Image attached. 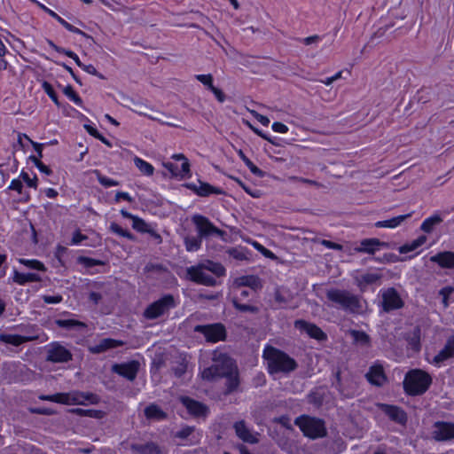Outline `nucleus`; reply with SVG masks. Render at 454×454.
I'll return each mask as SVG.
<instances>
[{"mask_svg": "<svg viewBox=\"0 0 454 454\" xmlns=\"http://www.w3.org/2000/svg\"><path fill=\"white\" fill-rule=\"evenodd\" d=\"M201 375L204 380L209 381L224 378V395H229L238 391L240 384L239 369L235 361L226 353L219 350L214 351L212 364L205 368Z\"/></svg>", "mask_w": 454, "mask_h": 454, "instance_id": "f257e3e1", "label": "nucleus"}, {"mask_svg": "<svg viewBox=\"0 0 454 454\" xmlns=\"http://www.w3.org/2000/svg\"><path fill=\"white\" fill-rule=\"evenodd\" d=\"M263 358L267 361L270 374H288L298 367V364L294 358L272 346H267L264 348Z\"/></svg>", "mask_w": 454, "mask_h": 454, "instance_id": "f03ea898", "label": "nucleus"}, {"mask_svg": "<svg viewBox=\"0 0 454 454\" xmlns=\"http://www.w3.org/2000/svg\"><path fill=\"white\" fill-rule=\"evenodd\" d=\"M326 298L348 313L358 314L363 310L360 298L348 290L329 289L326 292Z\"/></svg>", "mask_w": 454, "mask_h": 454, "instance_id": "7ed1b4c3", "label": "nucleus"}, {"mask_svg": "<svg viewBox=\"0 0 454 454\" xmlns=\"http://www.w3.org/2000/svg\"><path fill=\"white\" fill-rule=\"evenodd\" d=\"M404 392L411 396L421 395L432 384L431 376L419 369L409 371L403 380Z\"/></svg>", "mask_w": 454, "mask_h": 454, "instance_id": "20e7f679", "label": "nucleus"}, {"mask_svg": "<svg viewBox=\"0 0 454 454\" xmlns=\"http://www.w3.org/2000/svg\"><path fill=\"white\" fill-rule=\"evenodd\" d=\"M294 424L310 439L323 438L327 434L325 421L321 419L301 415L295 419Z\"/></svg>", "mask_w": 454, "mask_h": 454, "instance_id": "39448f33", "label": "nucleus"}, {"mask_svg": "<svg viewBox=\"0 0 454 454\" xmlns=\"http://www.w3.org/2000/svg\"><path fill=\"white\" fill-rule=\"evenodd\" d=\"M192 222L196 227L198 236L202 239H207L209 236L215 235L220 237L223 240H226V231L214 225L207 217L197 214L192 215Z\"/></svg>", "mask_w": 454, "mask_h": 454, "instance_id": "423d86ee", "label": "nucleus"}, {"mask_svg": "<svg viewBox=\"0 0 454 454\" xmlns=\"http://www.w3.org/2000/svg\"><path fill=\"white\" fill-rule=\"evenodd\" d=\"M176 302L172 294H165L160 299L151 303L144 311V317L153 320L160 317L170 309L176 308Z\"/></svg>", "mask_w": 454, "mask_h": 454, "instance_id": "0eeeda50", "label": "nucleus"}, {"mask_svg": "<svg viewBox=\"0 0 454 454\" xmlns=\"http://www.w3.org/2000/svg\"><path fill=\"white\" fill-rule=\"evenodd\" d=\"M194 332L202 333L206 340L212 343L225 340L227 336L226 328L222 323L198 325Z\"/></svg>", "mask_w": 454, "mask_h": 454, "instance_id": "6e6552de", "label": "nucleus"}, {"mask_svg": "<svg viewBox=\"0 0 454 454\" xmlns=\"http://www.w3.org/2000/svg\"><path fill=\"white\" fill-rule=\"evenodd\" d=\"M203 267L199 264L197 266H191L187 268V278L197 284L204 285L207 286H215L216 280L210 275L207 274Z\"/></svg>", "mask_w": 454, "mask_h": 454, "instance_id": "1a4fd4ad", "label": "nucleus"}, {"mask_svg": "<svg viewBox=\"0 0 454 454\" xmlns=\"http://www.w3.org/2000/svg\"><path fill=\"white\" fill-rule=\"evenodd\" d=\"M140 369V363L137 360H131L126 363L114 364L112 365V372L133 381Z\"/></svg>", "mask_w": 454, "mask_h": 454, "instance_id": "9d476101", "label": "nucleus"}, {"mask_svg": "<svg viewBox=\"0 0 454 454\" xmlns=\"http://www.w3.org/2000/svg\"><path fill=\"white\" fill-rule=\"evenodd\" d=\"M34 326H27L22 329V332L27 335L0 333V341L18 347L25 342H28L38 338L37 335L32 334Z\"/></svg>", "mask_w": 454, "mask_h": 454, "instance_id": "9b49d317", "label": "nucleus"}, {"mask_svg": "<svg viewBox=\"0 0 454 454\" xmlns=\"http://www.w3.org/2000/svg\"><path fill=\"white\" fill-rule=\"evenodd\" d=\"M294 327L301 332H305L310 338L317 340L325 341L327 340L326 333L313 323L298 319L294 322Z\"/></svg>", "mask_w": 454, "mask_h": 454, "instance_id": "f8f14e48", "label": "nucleus"}, {"mask_svg": "<svg viewBox=\"0 0 454 454\" xmlns=\"http://www.w3.org/2000/svg\"><path fill=\"white\" fill-rule=\"evenodd\" d=\"M433 437L438 442H446L454 439V423L436 421L434 424Z\"/></svg>", "mask_w": 454, "mask_h": 454, "instance_id": "ddd939ff", "label": "nucleus"}, {"mask_svg": "<svg viewBox=\"0 0 454 454\" xmlns=\"http://www.w3.org/2000/svg\"><path fill=\"white\" fill-rule=\"evenodd\" d=\"M67 397L68 401L67 405H85L87 403L91 404H97L100 401V398L98 395L90 392H69L67 393Z\"/></svg>", "mask_w": 454, "mask_h": 454, "instance_id": "4468645a", "label": "nucleus"}, {"mask_svg": "<svg viewBox=\"0 0 454 454\" xmlns=\"http://www.w3.org/2000/svg\"><path fill=\"white\" fill-rule=\"evenodd\" d=\"M47 360L53 363H67L72 360V354L64 346L53 343L47 350Z\"/></svg>", "mask_w": 454, "mask_h": 454, "instance_id": "2eb2a0df", "label": "nucleus"}, {"mask_svg": "<svg viewBox=\"0 0 454 454\" xmlns=\"http://www.w3.org/2000/svg\"><path fill=\"white\" fill-rule=\"evenodd\" d=\"M382 306L388 312L403 308V301L395 288H388L382 295Z\"/></svg>", "mask_w": 454, "mask_h": 454, "instance_id": "dca6fc26", "label": "nucleus"}, {"mask_svg": "<svg viewBox=\"0 0 454 454\" xmlns=\"http://www.w3.org/2000/svg\"><path fill=\"white\" fill-rule=\"evenodd\" d=\"M365 378L370 384L376 387H382L387 381L382 364L378 363L370 366Z\"/></svg>", "mask_w": 454, "mask_h": 454, "instance_id": "f3484780", "label": "nucleus"}, {"mask_svg": "<svg viewBox=\"0 0 454 454\" xmlns=\"http://www.w3.org/2000/svg\"><path fill=\"white\" fill-rule=\"evenodd\" d=\"M184 185L200 197H207L210 194H224V191L223 189L201 181H199L198 184L194 183H187Z\"/></svg>", "mask_w": 454, "mask_h": 454, "instance_id": "a211bd4d", "label": "nucleus"}, {"mask_svg": "<svg viewBox=\"0 0 454 454\" xmlns=\"http://www.w3.org/2000/svg\"><path fill=\"white\" fill-rule=\"evenodd\" d=\"M380 247H388V243L380 241L376 238L364 239L360 241V246L354 248V251L374 254Z\"/></svg>", "mask_w": 454, "mask_h": 454, "instance_id": "6ab92c4d", "label": "nucleus"}, {"mask_svg": "<svg viewBox=\"0 0 454 454\" xmlns=\"http://www.w3.org/2000/svg\"><path fill=\"white\" fill-rule=\"evenodd\" d=\"M380 410L393 421L404 425L407 422V415L405 411L395 405L386 403L380 404Z\"/></svg>", "mask_w": 454, "mask_h": 454, "instance_id": "aec40b11", "label": "nucleus"}, {"mask_svg": "<svg viewBox=\"0 0 454 454\" xmlns=\"http://www.w3.org/2000/svg\"><path fill=\"white\" fill-rule=\"evenodd\" d=\"M40 6L46 13H48L51 17L55 19L59 24H61L68 31L74 33V34L81 35L84 36L85 38L93 41L92 36L89 35L85 32L82 31L81 29L77 28L74 26H73L72 24L68 23L67 20L62 19L58 13H56L52 10L49 9L48 7L44 6L43 4H41Z\"/></svg>", "mask_w": 454, "mask_h": 454, "instance_id": "412c9836", "label": "nucleus"}, {"mask_svg": "<svg viewBox=\"0 0 454 454\" xmlns=\"http://www.w3.org/2000/svg\"><path fill=\"white\" fill-rule=\"evenodd\" d=\"M181 402L189 413L193 416H205L207 412V407L206 405L188 396L182 397Z\"/></svg>", "mask_w": 454, "mask_h": 454, "instance_id": "4be33fe9", "label": "nucleus"}, {"mask_svg": "<svg viewBox=\"0 0 454 454\" xmlns=\"http://www.w3.org/2000/svg\"><path fill=\"white\" fill-rule=\"evenodd\" d=\"M124 345L122 340H118L111 338L102 339L97 345L89 348V350L92 354H100L108 349L121 347Z\"/></svg>", "mask_w": 454, "mask_h": 454, "instance_id": "5701e85b", "label": "nucleus"}, {"mask_svg": "<svg viewBox=\"0 0 454 454\" xmlns=\"http://www.w3.org/2000/svg\"><path fill=\"white\" fill-rule=\"evenodd\" d=\"M430 261L437 263L442 269L454 268V252L444 251L431 256Z\"/></svg>", "mask_w": 454, "mask_h": 454, "instance_id": "b1692460", "label": "nucleus"}, {"mask_svg": "<svg viewBox=\"0 0 454 454\" xmlns=\"http://www.w3.org/2000/svg\"><path fill=\"white\" fill-rule=\"evenodd\" d=\"M237 436L245 442L256 443L258 439L254 436L247 427L244 420L238 421L233 426Z\"/></svg>", "mask_w": 454, "mask_h": 454, "instance_id": "393cba45", "label": "nucleus"}, {"mask_svg": "<svg viewBox=\"0 0 454 454\" xmlns=\"http://www.w3.org/2000/svg\"><path fill=\"white\" fill-rule=\"evenodd\" d=\"M131 450L137 454H165L164 450L153 442L132 444Z\"/></svg>", "mask_w": 454, "mask_h": 454, "instance_id": "a878e982", "label": "nucleus"}, {"mask_svg": "<svg viewBox=\"0 0 454 454\" xmlns=\"http://www.w3.org/2000/svg\"><path fill=\"white\" fill-rule=\"evenodd\" d=\"M235 287H243L247 286L252 288L253 290H257L262 288V283L259 277L254 275H247L237 278L234 280Z\"/></svg>", "mask_w": 454, "mask_h": 454, "instance_id": "bb28decb", "label": "nucleus"}, {"mask_svg": "<svg viewBox=\"0 0 454 454\" xmlns=\"http://www.w3.org/2000/svg\"><path fill=\"white\" fill-rule=\"evenodd\" d=\"M144 413L148 419L163 420L168 417L167 413L155 403H151L146 406Z\"/></svg>", "mask_w": 454, "mask_h": 454, "instance_id": "cd10ccee", "label": "nucleus"}, {"mask_svg": "<svg viewBox=\"0 0 454 454\" xmlns=\"http://www.w3.org/2000/svg\"><path fill=\"white\" fill-rule=\"evenodd\" d=\"M412 213H409L406 215H401L398 216H395L388 220L379 221L375 223V227L377 228H396L401 225L406 219L411 216Z\"/></svg>", "mask_w": 454, "mask_h": 454, "instance_id": "c85d7f7f", "label": "nucleus"}, {"mask_svg": "<svg viewBox=\"0 0 454 454\" xmlns=\"http://www.w3.org/2000/svg\"><path fill=\"white\" fill-rule=\"evenodd\" d=\"M41 277L36 273H20L14 270L13 281L19 285H25L28 282H39Z\"/></svg>", "mask_w": 454, "mask_h": 454, "instance_id": "c756f323", "label": "nucleus"}, {"mask_svg": "<svg viewBox=\"0 0 454 454\" xmlns=\"http://www.w3.org/2000/svg\"><path fill=\"white\" fill-rule=\"evenodd\" d=\"M55 324L59 327L64 328L67 330H73V329L80 330V329H84L87 327L85 323L79 321V320H75V319H56Z\"/></svg>", "mask_w": 454, "mask_h": 454, "instance_id": "7c9ffc66", "label": "nucleus"}, {"mask_svg": "<svg viewBox=\"0 0 454 454\" xmlns=\"http://www.w3.org/2000/svg\"><path fill=\"white\" fill-rule=\"evenodd\" d=\"M274 299L279 304H287L292 301L293 295L287 288L278 286L274 292Z\"/></svg>", "mask_w": 454, "mask_h": 454, "instance_id": "2f4dec72", "label": "nucleus"}, {"mask_svg": "<svg viewBox=\"0 0 454 454\" xmlns=\"http://www.w3.org/2000/svg\"><path fill=\"white\" fill-rule=\"evenodd\" d=\"M427 241V237L422 235L419 236L418 239L412 240L410 243H406L401 247H399L398 251L400 254H407L412 251H415L417 248L421 247L425 244Z\"/></svg>", "mask_w": 454, "mask_h": 454, "instance_id": "473e14b6", "label": "nucleus"}, {"mask_svg": "<svg viewBox=\"0 0 454 454\" xmlns=\"http://www.w3.org/2000/svg\"><path fill=\"white\" fill-rule=\"evenodd\" d=\"M205 270L212 272L216 277H223L226 273L225 268L220 263L213 261H207L206 262L200 263Z\"/></svg>", "mask_w": 454, "mask_h": 454, "instance_id": "72a5a7b5", "label": "nucleus"}, {"mask_svg": "<svg viewBox=\"0 0 454 454\" xmlns=\"http://www.w3.org/2000/svg\"><path fill=\"white\" fill-rule=\"evenodd\" d=\"M442 222V218L439 215H434L423 221L420 229L426 233H431L434 227Z\"/></svg>", "mask_w": 454, "mask_h": 454, "instance_id": "f704fd0d", "label": "nucleus"}, {"mask_svg": "<svg viewBox=\"0 0 454 454\" xmlns=\"http://www.w3.org/2000/svg\"><path fill=\"white\" fill-rule=\"evenodd\" d=\"M185 249L188 252H196L201 247L202 239L197 236H186L184 239Z\"/></svg>", "mask_w": 454, "mask_h": 454, "instance_id": "c9c22d12", "label": "nucleus"}, {"mask_svg": "<svg viewBox=\"0 0 454 454\" xmlns=\"http://www.w3.org/2000/svg\"><path fill=\"white\" fill-rule=\"evenodd\" d=\"M71 412L77 414L79 416H86V417L98 419H103L106 415L105 411H103L92 410V409L84 410V409H81V408H76V409L71 410Z\"/></svg>", "mask_w": 454, "mask_h": 454, "instance_id": "e433bc0d", "label": "nucleus"}, {"mask_svg": "<svg viewBox=\"0 0 454 454\" xmlns=\"http://www.w3.org/2000/svg\"><path fill=\"white\" fill-rule=\"evenodd\" d=\"M188 361L186 357L179 356L172 366V371L176 377L181 378L187 371Z\"/></svg>", "mask_w": 454, "mask_h": 454, "instance_id": "4c0bfd02", "label": "nucleus"}, {"mask_svg": "<svg viewBox=\"0 0 454 454\" xmlns=\"http://www.w3.org/2000/svg\"><path fill=\"white\" fill-rule=\"evenodd\" d=\"M350 335L353 338L354 342L356 344L367 347L371 343L370 336L363 331L351 330Z\"/></svg>", "mask_w": 454, "mask_h": 454, "instance_id": "58836bf2", "label": "nucleus"}, {"mask_svg": "<svg viewBox=\"0 0 454 454\" xmlns=\"http://www.w3.org/2000/svg\"><path fill=\"white\" fill-rule=\"evenodd\" d=\"M134 163L139 171L144 175L150 176L153 174L154 168L149 162L140 159L139 157H135Z\"/></svg>", "mask_w": 454, "mask_h": 454, "instance_id": "ea45409f", "label": "nucleus"}, {"mask_svg": "<svg viewBox=\"0 0 454 454\" xmlns=\"http://www.w3.org/2000/svg\"><path fill=\"white\" fill-rule=\"evenodd\" d=\"M39 399L43 401H51L67 405L68 403L67 393H57L54 395H39Z\"/></svg>", "mask_w": 454, "mask_h": 454, "instance_id": "a19ab883", "label": "nucleus"}, {"mask_svg": "<svg viewBox=\"0 0 454 454\" xmlns=\"http://www.w3.org/2000/svg\"><path fill=\"white\" fill-rule=\"evenodd\" d=\"M231 302H232L234 308L240 312H249V313H253V314H256L259 312L258 307L253 306V305H248V304H242L239 301L238 297H233L231 300Z\"/></svg>", "mask_w": 454, "mask_h": 454, "instance_id": "79ce46f5", "label": "nucleus"}, {"mask_svg": "<svg viewBox=\"0 0 454 454\" xmlns=\"http://www.w3.org/2000/svg\"><path fill=\"white\" fill-rule=\"evenodd\" d=\"M382 278V275L377 272L372 273H365L360 277L358 279V285L361 286L363 284L365 285H372L375 284L377 281L380 280Z\"/></svg>", "mask_w": 454, "mask_h": 454, "instance_id": "37998d69", "label": "nucleus"}, {"mask_svg": "<svg viewBox=\"0 0 454 454\" xmlns=\"http://www.w3.org/2000/svg\"><path fill=\"white\" fill-rule=\"evenodd\" d=\"M239 155L241 158V160L244 161L246 166L250 169V171L255 175L256 176L262 177L264 175V172L260 169L257 166H255L246 155L245 153L240 150L239 152Z\"/></svg>", "mask_w": 454, "mask_h": 454, "instance_id": "c03bdc74", "label": "nucleus"}, {"mask_svg": "<svg viewBox=\"0 0 454 454\" xmlns=\"http://www.w3.org/2000/svg\"><path fill=\"white\" fill-rule=\"evenodd\" d=\"M110 231L119 236L124 237L129 240L134 241L136 240V237L129 231L122 229L116 223H112L109 227Z\"/></svg>", "mask_w": 454, "mask_h": 454, "instance_id": "a18cd8bd", "label": "nucleus"}, {"mask_svg": "<svg viewBox=\"0 0 454 454\" xmlns=\"http://www.w3.org/2000/svg\"><path fill=\"white\" fill-rule=\"evenodd\" d=\"M94 173L97 176V179H98V183L105 187L118 186L120 184V183L118 181L103 176L99 172V170L96 169V170H94Z\"/></svg>", "mask_w": 454, "mask_h": 454, "instance_id": "49530a36", "label": "nucleus"}, {"mask_svg": "<svg viewBox=\"0 0 454 454\" xmlns=\"http://www.w3.org/2000/svg\"><path fill=\"white\" fill-rule=\"evenodd\" d=\"M132 227L138 232L145 233L149 231L150 225L145 220L136 215L132 221Z\"/></svg>", "mask_w": 454, "mask_h": 454, "instance_id": "de8ad7c7", "label": "nucleus"}, {"mask_svg": "<svg viewBox=\"0 0 454 454\" xmlns=\"http://www.w3.org/2000/svg\"><path fill=\"white\" fill-rule=\"evenodd\" d=\"M63 93L73 102H74L78 106L82 105V100L79 97V95L74 90L71 85H67L63 88Z\"/></svg>", "mask_w": 454, "mask_h": 454, "instance_id": "09e8293b", "label": "nucleus"}, {"mask_svg": "<svg viewBox=\"0 0 454 454\" xmlns=\"http://www.w3.org/2000/svg\"><path fill=\"white\" fill-rule=\"evenodd\" d=\"M42 88L44 90V92L49 96V98L54 102V104L58 106H59L60 103L59 101L58 95L55 92V90H53V87L51 86V84L49 83L48 82L44 81L42 83Z\"/></svg>", "mask_w": 454, "mask_h": 454, "instance_id": "8fccbe9b", "label": "nucleus"}, {"mask_svg": "<svg viewBox=\"0 0 454 454\" xmlns=\"http://www.w3.org/2000/svg\"><path fill=\"white\" fill-rule=\"evenodd\" d=\"M409 344L411 348L419 351L420 349V328L416 327L412 333V336L409 338Z\"/></svg>", "mask_w": 454, "mask_h": 454, "instance_id": "3c124183", "label": "nucleus"}, {"mask_svg": "<svg viewBox=\"0 0 454 454\" xmlns=\"http://www.w3.org/2000/svg\"><path fill=\"white\" fill-rule=\"evenodd\" d=\"M20 262L30 269L45 270L44 265L37 260L20 259Z\"/></svg>", "mask_w": 454, "mask_h": 454, "instance_id": "603ef678", "label": "nucleus"}, {"mask_svg": "<svg viewBox=\"0 0 454 454\" xmlns=\"http://www.w3.org/2000/svg\"><path fill=\"white\" fill-rule=\"evenodd\" d=\"M227 254L230 256H231L234 259L239 260V261H245V260L248 259L245 251L241 248H237V247L229 248L227 250Z\"/></svg>", "mask_w": 454, "mask_h": 454, "instance_id": "864d4df0", "label": "nucleus"}, {"mask_svg": "<svg viewBox=\"0 0 454 454\" xmlns=\"http://www.w3.org/2000/svg\"><path fill=\"white\" fill-rule=\"evenodd\" d=\"M195 79L200 82L203 85H205L208 90H211L213 85V76L208 74H197L195 75Z\"/></svg>", "mask_w": 454, "mask_h": 454, "instance_id": "5fc2aeb1", "label": "nucleus"}, {"mask_svg": "<svg viewBox=\"0 0 454 454\" xmlns=\"http://www.w3.org/2000/svg\"><path fill=\"white\" fill-rule=\"evenodd\" d=\"M451 356V354L449 353L448 349L444 347L433 359V363L435 364H439L443 361L449 359Z\"/></svg>", "mask_w": 454, "mask_h": 454, "instance_id": "6e6d98bb", "label": "nucleus"}, {"mask_svg": "<svg viewBox=\"0 0 454 454\" xmlns=\"http://www.w3.org/2000/svg\"><path fill=\"white\" fill-rule=\"evenodd\" d=\"M453 291L454 288L450 286L443 287L439 291V294L442 296V304L444 308H448L449 297L453 293Z\"/></svg>", "mask_w": 454, "mask_h": 454, "instance_id": "4d7b16f0", "label": "nucleus"}, {"mask_svg": "<svg viewBox=\"0 0 454 454\" xmlns=\"http://www.w3.org/2000/svg\"><path fill=\"white\" fill-rule=\"evenodd\" d=\"M20 177L27 184V185L28 187L35 188V189L37 188V177H36V176H35L34 178H30L27 172L22 171L20 173Z\"/></svg>", "mask_w": 454, "mask_h": 454, "instance_id": "13d9d810", "label": "nucleus"}, {"mask_svg": "<svg viewBox=\"0 0 454 454\" xmlns=\"http://www.w3.org/2000/svg\"><path fill=\"white\" fill-rule=\"evenodd\" d=\"M374 261L378 262H396L399 261V258L395 254H385L382 257H374Z\"/></svg>", "mask_w": 454, "mask_h": 454, "instance_id": "bf43d9fd", "label": "nucleus"}, {"mask_svg": "<svg viewBox=\"0 0 454 454\" xmlns=\"http://www.w3.org/2000/svg\"><path fill=\"white\" fill-rule=\"evenodd\" d=\"M335 376H336V380H337V382L335 384V387L340 391V395H343L346 398H352V397H354V394L345 393L344 390L342 389V387H341V380H340V371L336 372Z\"/></svg>", "mask_w": 454, "mask_h": 454, "instance_id": "052dcab7", "label": "nucleus"}, {"mask_svg": "<svg viewBox=\"0 0 454 454\" xmlns=\"http://www.w3.org/2000/svg\"><path fill=\"white\" fill-rule=\"evenodd\" d=\"M181 175L179 176L181 178L190 177L191 176V169L189 160H183L181 169H179Z\"/></svg>", "mask_w": 454, "mask_h": 454, "instance_id": "680f3d73", "label": "nucleus"}, {"mask_svg": "<svg viewBox=\"0 0 454 454\" xmlns=\"http://www.w3.org/2000/svg\"><path fill=\"white\" fill-rule=\"evenodd\" d=\"M163 167L168 169L173 176H179V175H181L178 167L173 162H163Z\"/></svg>", "mask_w": 454, "mask_h": 454, "instance_id": "e2e57ef3", "label": "nucleus"}, {"mask_svg": "<svg viewBox=\"0 0 454 454\" xmlns=\"http://www.w3.org/2000/svg\"><path fill=\"white\" fill-rule=\"evenodd\" d=\"M63 300L61 295H43V301L47 304H56Z\"/></svg>", "mask_w": 454, "mask_h": 454, "instance_id": "0e129e2a", "label": "nucleus"}, {"mask_svg": "<svg viewBox=\"0 0 454 454\" xmlns=\"http://www.w3.org/2000/svg\"><path fill=\"white\" fill-rule=\"evenodd\" d=\"M250 114L263 126L269 125L270 119L267 116L261 114L254 110H250Z\"/></svg>", "mask_w": 454, "mask_h": 454, "instance_id": "69168bd1", "label": "nucleus"}, {"mask_svg": "<svg viewBox=\"0 0 454 454\" xmlns=\"http://www.w3.org/2000/svg\"><path fill=\"white\" fill-rule=\"evenodd\" d=\"M320 243L329 248V249H333V250H342L343 249V246L340 245V244H338V243H335V242H333L331 240H327V239H322L320 241Z\"/></svg>", "mask_w": 454, "mask_h": 454, "instance_id": "338daca9", "label": "nucleus"}, {"mask_svg": "<svg viewBox=\"0 0 454 454\" xmlns=\"http://www.w3.org/2000/svg\"><path fill=\"white\" fill-rule=\"evenodd\" d=\"M8 190H12L18 192L20 194H22L23 184L22 182L19 179H13L10 185L8 186Z\"/></svg>", "mask_w": 454, "mask_h": 454, "instance_id": "774afa93", "label": "nucleus"}]
</instances>
